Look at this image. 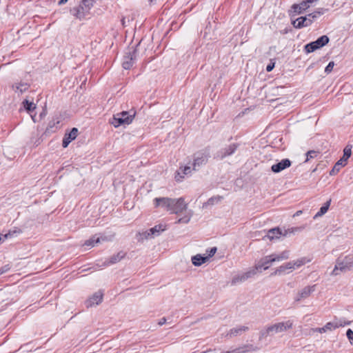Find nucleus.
Returning <instances> with one entry per match:
<instances>
[{
  "mask_svg": "<svg viewBox=\"0 0 353 353\" xmlns=\"http://www.w3.org/2000/svg\"><path fill=\"white\" fill-rule=\"evenodd\" d=\"M243 277H244V276L243 274L234 276L232 278V281H231L232 285H236L239 283L245 282V279H243Z\"/></svg>",
  "mask_w": 353,
  "mask_h": 353,
  "instance_id": "38",
  "label": "nucleus"
},
{
  "mask_svg": "<svg viewBox=\"0 0 353 353\" xmlns=\"http://www.w3.org/2000/svg\"><path fill=\"white\" fill-rule=\"evenodd\" d=\"M334 66V61H330V62L327 64V65L325 67V72L326 74H329V73H330V72L332 71Z\"/></svg>",
  "mask_w": 353,
  "mask_h": 353,
  "instance_id": "41",
  "label": "nucleus"
},
{
  "mask_svg": "<svg viewBox=\"0 0 353 353\" xmlns=\"http://www.w3.org/2000/svg\"><path fill=\"white\" fill-rule=\"evenodd\" d=\"M125 256V254L122 252L117 253L116 255H113L110 257L108 264H114L120 261Z\"/></svg>",
  "mask_w": 353,
  "mask_h": 353,
  "instance_id": "30",
  "label": "nucleus"
},
{
  "mask_svg": "<svg viewBox=\"0 0 353 353\" xmlns=\"http://www.w3.org/2000/svg\"><path fill=\"white\" fill-rule=\"evenodd\" d=\"M99 243H101V239H97V236H93L85 242L84 245L94 247L95 245Z\"/></svg>",
  "mask_w": 353,
  "mask_h": 353,
  "instance_id": "31",
  "label": "nucleus"
},
{
  "mask_svg": "<svg viewBox=\"0 0 353 353\" xmlns=\"http://www.w3.org/2000/svg\"><path fill=\"white\" fill-rule=\"evenodd\" d=\"M192 211H189L187 212V214L185 215L183 217H181L180 219H179L176 221V223H189V221H190L191 219V217H192Z\"/></svg>",
  "mask_w": 353,
  "mask_h": 353,
  "instance_id": "35",
  "label": "nucleus"
},
{
  "mask_svg": "<svg viewBox=\"0 0 353 353\" xmlns=\"http://www.w3.org/2000/svg\"><path fill=\"white\" fill-rule=\"evenodd\" d=\"M318 331L320 332V333H323V332H325L327 330L325 329V327H321V328H319Z\"/></svg>",
  "mask_w": 353,
  "mask_h": 353,
  "instance_id": "49",
  "label": "nucleus"
},
{
  "mask_svg": "<svg viewBox=\"0 0 353 353\" xmlns=\"http://www.w3.org/2000/svg\"><path fill=\"white\" fill-rule=\"evenodd\" d=\"M293 327V321L288 320L268 325L260 332L259 339L266 338L268 336H273L276 334L285 332Z\"/></svg>",
  "mask_w": 353,
  "mask_h": 353,
  "instance_id": "1",
  "label": "nucleus"
},
{
  "mask_svg": "<svg viewBox=\"0 0 353 353\" xmlns=\"http://www.w3.org/2000/svg\"><path fill=\"white\" fill-rule=\"evenodd\" d=\"M222 199L223 197L221 196H212L208 200V201L205 203V205H212L215 203H219Z\"/></svg>",
  "mask_w": 353,
  "mask_h": 353,
  "instance_id": "36",
  "label": "nucleus"
},
{
  "mask_svg": "<svg viewBox=\"0 0 353 353\" xmlns=\"http://www.w3.org/2000/svg\"><path fill=\"white\" fill-rule=\"evenodd\" d=\"M307 16V17H309V19H312V22L314 21L315 19H316L318 17L317 14L315 13L314 12L313 13L309 14Z\"/></svg>",
  "mask_w": 353,
  "mask_h": 353,
  "instance_id": "46",
  "label": "nucleus"
},
{
  "mask_svg": "<svg viewBox=\"0 0 353 353\" xmlns=\"http://www.w3.org/2000/svg\"><path fill=\"white\" fill-rule=\"evenodd\" d=\"M94 2V0H81L77 6L72 7L70 12L72 16L81 20L90 13Z\"/></svg>",
  "mask_w": 353,
  "mask_h": 353,
  "instance_id": "2",
  "label": "nucleus"
},
{
  "mask_svg": "<svg viewBox=\"0 0 353 353\" xmlns=\"http://www.w3.org/2000/svg\"><path fill=\"white\" fill-rule=\"evenodd\" d=\"M121 22H122V25H123V26H126V23H125V18L122 19Z\"/></svg>",
  "mask_w": 353,
  "mask_h": 353,
  "instance_id": "51",
  "label": "nucleus"
},
{
  "mask_svg": "<svg viewBox=\"0 0 353 353\" xmlns=\"http://www.w3.org/2000/svg\"><path fill=\"white\" fill-rule=\"evenodd\" d=\"M274 68V63H270L267 65L266 67V70L268 72H270L273 70V68Z\"/></svg>",
  "mask_w": 353,
  "mask_h": 353,
  "instance_id": "47",
  "label": "nucleus"
},
{
  "mask_svg": "<svg viewBox=\"0 0 353 353\" xmlns=\"http://www.w3.org/2000/svg\"><path fill=\"white\" fill-rule=\"evenodd\" d=\"M330 39L326 35H323L316 41L310 42L305 46V50L307 53L312 52L328 43Z\"/></svg>",
  "mask_w": 353,
  "mask_h": 353,
  "instance_id": "6",
  "label": "nucleus"
},
{
  "mask_svg": "<svg viewBox=\"0 0 353 353\" xmlns=\"http://www.w3.org/2000/svg\"><path fill=\"white\" fill-rule=\"evenodd\" d=\"M351 154L352 146L348 145L343 150V156L341 159L347 163V161L350 157Z\"/></svg>",
  "mask_w": 353,
  "mask_h": 353,
  "instance_id": "32",
  "label": "nucleus"
},
{
  "mask_svg": "<svg viewBox=\"0 0 353 353\" xmlns=\"http://www.w3.org/2000/svg\"><path fill=\"white\" fill-rule=\"evenodd\" d=\"M312 23V19H309L307 16L299 17L292 22V25L296 28L307 27L310 26Z\"/></svg>",
  "mask_w": 353,
  "mask_h": 353,
  "instance_id": "13",
  "label": "nucleus"
},
{
  "mask_svg": "<svg viewBox=\"0 0 353 353\" xmlns=\"http://www.w3.org/2000/svg\"><path fill=\"white\" fill-rule=\"evenodd\" d=\"M97 239H101V243L104 241H110L112 240L113 236H97Z\"/></svg>",
  "mask_w": 353,
  "mask_h": 353,
  "instance_id": "42",
  "label": "nucleus"
},
{
  "mask_svg": "<svg viewBox=\"0 0 353 353\" xmlns=\"http://www.w3.org/2000/svg\"><path fill=\"white\" fill-rule=\"evenodd\" d=\"M150 4H154L156 0H149Z\"/></svg>",
  "mask_w": 353,
  "mask_h": 353,
  "instance_id": "52",
  "label": "nucleus"
},
{
  "mask_svg": "<svg viewBox=\"0 0 353 353\" xmlns=\"http://www.w3.org/2000/svg\"><path fill=\"white\" fill-rule=\"evenodd\" d=\"M352 269H353V257L347 256L343 259H338L336 261L331 275L336 276L339 274V272H345Z\"/></svg>",
  "mask_w": 353,
  "mask_h": 353,
  "instance_id": "4",
  "label": "nucleus"
},
{
  "mask_svg": "<svg viewBox=\"0 0 353 353\" xmlns=\"http://www.w3.org/2000/svg\"><path fill=\"white\" fill-rule=\"evenodd\" d=\"M78 134V130L76 128H73L68 134H65L63 139L62 145L63 148H67L69 143L76 139Z\"/></svg>",
  "mask_w": 353,
  "mask_h": 353,
  "instance_id": "16",
  "label": "nucleus"
},
{
  "mask_svg": "<svg viewBox=\"0 0 353 353\" xmlns=\"http://www.w3.org/2000/svg\"><path fill=\"white\" fill-rule=\"evenodd\" d=\"M149 239H152L149 230L139 232L137 234V239L139 241H143L144 240Z\"/></svg>",
  "mask_w": 353,
  "mask_h": 353,
  "instance_id": "33",
  "label": "nucleus"
},
{
  "mask_svg": "<svg viewBox=\"0 0 353 353\" xmlns=\"http://www.w3.org/2000/svg\"><path fill=\"white\" fill-rule=\"evenodd\" d=\"M331 200L327 201L319 210V211L314 215V219L324 215L328 210L330 205Z\"/></svg>",
  "mask_w": 353,
  "mask_h": 353,
  "instance_id": "29",
  "label": "nucleus"
},
{
  "mask_svg": "<svg viewBox=\"0 0 353 353\" xmlns=\"http://www.w3.org/2000/svg\"><path fill=\"white\" fill-rule=\"evenodd\" d=\"M173 203L171 205L170 212L172 214H179L186 211L188 204L185 202L183 198L173 199Z\"/></svg>",
  "mask_w": 353,
  "mask_h": 353,
  "instance_id": "7",
  "label": "nucleus"
},
{
  "mask_svg": "<svg viewBox=\"0 0 353 353\" xmlns=\"http://www.w3.org/2000/svg\"><path fill=\"white\" fill-rule=\"evenodd\" d=\"M287 270H293L291 261L286 263L284 265H281L279 267L274 273L272 274V275H281V274L284 273Z\"/></svg>",
  "mask_w": 353,
  "mask_h": 353,
  "instance_id": "24",
  "label": "nucleus"
},
{
  "mask_svg": "<svg viewBox=\"0 0 353 353\" xmlns=\"http://www.w3.org/2000/svg\"><path fill=\"white\" fill-rule=\"evenodd\" d=\"M208 252V254L206 256H209V259L214 255V254L216 252V248L214 247L210 248L209 251H207Z\"/></svg>",
  "mask_w": 353,
  "mask_h": 353,
  "instance_id": "43",
  "label": "nucleus"
},
{
  "mask_svg": "<svg viewBox=\"0 0 353 353\" xmlns=\"http://www.w3.org/2000/svg\"><path fill=\"white\" fill-rule=\"evenodd\" d=\"M165 322H166V319L163 317V318L160 319V321H159L158 324L159 325H164L165 323Z\"/></svg>",
  "mask_w": 353,
  "mask_h": 353,
  "instance_id": "48",
  "label": "nucleus"
},
{
  "mask_svg": "<svg viewBox=\"0 0 353 353\" xmlns=\"http://www.w3.org/2000/svg\"><path fill=\"white\" fill-rule=\"evenodd\" d=\"M191 165H185L184 167H181L175 176V179L176 181H181L184 178L186 175H190L192 173V170H193Z\"/></svg>",
  "mask_w": 353,
  "mask_h": 353,
  "instance_id": "17",
  "label": "nucleus"
},
{
  "mask_svg": "<svg viewBox=\"0 0 353 353\" xmlns=\"http://www.w3.org/2000/svg\"><path fill=\"white\" fill-rule=\"evenodd\" d=\"M173 199L168 197H159L154 199V205L155 208L161 207L170 211L171 205L173 203Z\"/></svg>",
  "mask_w": 353,
  "mask_h": 353,
  "instance_id": "9",
  "label": "nucleus"
},
{
  "mask_svg": "<svg viewBox=\"0 0 353 353\" xmlns=\"http://www.w3.org/2000/svg\"><path fill=\"white\" fill-rule=\"evenodd\" d=\"M319 0H306L302 1L299 4H294L292 6V9L294 12L296 14H301L305 10H306L310 7V3H312L314 2H316Z\"/></svg>",
  "mask_w": 353,
  "mask_h": 353,
  "instance_id": "12",
  "label": "nucleus"
},
{
  "mask_svg": "<svg viewBox=\"0 0 353 353\" xmlns=\"http://www.w3.org/2000/svg\"><path fill=\"white\" fill-rule=\"evenodd\" d=\"M134 114H130L128 112L123 111L114 115L111 123L116 128L121 125H129L134 119Z\"/></svg>",
  "mask_w": 353,
  "mask_h": 353,
  "instance_id": "5",
  "label": "nucleus"
},
{
  "mask_svg": "<svg viewBox=\"0 0 353 353\" xmlns=\"http://www.w3.org/2000/svg\"><path fill=\"white\" fill-rule=\"evenodd\" d=\"M248 330L247 326H239L238 327H234L230 330V332L228 335L230 336H234L241 334L242 332H245Z\"/></svg>",
  "mask_w": 353,
  "mask_h": 353,
  "instance_id": "27",
  "label": "nucleus"
},
{
  "mask_svg": "<svg viewBox=\"0 0 353 353\" xmlns=\"http://www.w3.org/2000/svg\"><path fill=\"white\" fill-rule=\"evenodd\" d=\"M270 259H272V257L271 255L266 256L264 258L261 259L256 265V269L259 272H261L262 268L265 270L269 268V266L271 263H274V261H270Z\"/></svg>",
  "mask_w": 353,
  "mask_h": 353,
  "instance_id": "14",
  "label": "nucleus"
},
{
  "mask_svg": "<svg viewBox=\"0 0 353 353\" xmlns=\"http://www.w3.org/2000/svg\"><path fill=\"white\" fill-rule=\"evenodd\" d=\"M17 234V231L13 232H9L8 233L6 234L3 236H0V243L3 242L5 239H8V237L14 236V234Z\"/></svg>",
  "mask_w": 353,
  "mask_h": 353,
  "instance_id": "40",
  "label": "nucleus"
},
{
  "mask_svg": "<svg viewBox=\"0 0 353 353\" xmlns=\"http://www.w3.org/2000/svg\"><path fill=\"white\" fill-rule=\"evenodd\" d=\"M315 290V285L307 286L299 291L294 298L295 301H300L310 296V294Z\"/></svg>",
  "mask_w": 353,
  "mask_h": 353,
  "instance_id": "10",
  "label": "nucleus"
},
{
  "mask_svg": "<svg viewBox=\"0 0 353 353\" xmlns=\"http://www.w3.org/2000/svg\"><path fill=\"white\" fill-rule=\"evenodd\" d=\"M165 230V226L161 224L157 225L149 230L152 239L158 236Z\"/></svg>",
  "mask_w": 353,
  "mask_h": 353,
  "instance_id": "22",
  "label": "nucleus"
},
{
  "mask_svg": "<svg viewBox=\"0 0 353 353\" xmlns=\"http://www.w3.org/2000/svg\"><path fill=\"white\" fill-rule=\"evenodd\" d=\"M291 165V161L288 159H282L280 162L274 164L271 170L274 173H279Z\"/></svg>",
  "mask_w": 353,
  "mask_h": 353,
  "instance_id": "11",
  "label": "nucleus"
},
{
  "mask_svg": "<svg viewBox=\"0 0 353 353\" xmlns=\"http://www.w3.org/2000/svg\"><path fill=\"white\" fill-rule=\"evenodd\" d=\"M23 104L24 108L28 112H30L36 108V105L34 103L29 101L28 100H25L23 102Z\"/></svg>",
  "mask_w": 353,
  "mask_h": 353,
  "instance_id": "37",
  "label": "nucleus"
},
{
  "mask_svg": "<svg viewBox=\"0 0 353 353\" xmlns=\"http://www.w3.org/2000/svg\"><path fill=\"white\" fill-rule=\"evenodd\" d=\"M319 152L315 150H310L306 153V159L305 162L309 161L310 159L317 157Z\"/></svg>",
  "mask_w": 353,
  "mask_h": 353,
  "instance_id": "39",
  "label": "nucleus"
},
{
  "mask_svg": "<svg viewBox=\"0 0 353 353\" xmlns=\"http://www.w3.org/2000/svg\"><path fill=\"white\" fill-rule=\"evenodd\" d=\"M209 259V256H203L200 254L192 256L191 261L194 266H200L206 263Z\"/></svg>",
  "mask_w": 353,
  "mask_h": 353,
  "instance_id": "20",
  "label": "nucleus"
},
{
  "mask_svg": "<svg viewBox=\"0 0 353 353\" xmlns=\"http://www.w3.org/2000/svg\"><path fill=\"white\" fill-rule=\"evenodd\" d=\"M271 256L272 259H270V261H274V262H280L283 260H286L290 257V251L285 250L280 254H272Z\"/></svg>",
  "mask_w": 353,
  "mask_h": 353,
  "instance_id": "21",
  "label": "nucleus"
},
{
  "mask_svg": "<svg viewBox=\"0 0 353 353\" xmlns=\"http://www.w3.org/2000/svg\"><path fill=\"white\" fill-rule=\"evenodd\" d=\"M30 88V84L27 82L19 81L16 82L12 85V89L14 91L20 94L27 91Z\"/></svg>",
  "mask_w": 353,
  "mask_h": 353,
  "instance_id": "18",
  "label": "nucleus"
},
{
  "mask_svg": "<svg viewBox=\"0 0 353 353\" xmlns=\"http://www.w3.org/2000/svg\"><path fill=\"white\" fill-rule=\"evenodd\" d=\"M281 234V232L279 228H273L268 231V234L265 236L270 240L278 239Z\"/></svg>",
  "mask_w": 353,
  "mask_h": 353,
  "instance_id": "26",
  "label": "nucleus"
},
{
  "mask_svg": "<svg viewBox=\"0 0 353 353\" xmlns=\"http://www.w3.org/2000/svg\"><path fill=\"white\" fill-rule=\"evenodd\" d=\"M292 230H293V231H300V230H301V228H294V229H292Z\"/></svg>",
  "mask_w": 353,
  "mask_h": 353,
  "instance_id": "53",
  "label": "nucleus"
},
{
  "mask_svg": "<svg viewBox=\"0 0 353 353\" xmlns=\"http://www.w3.org/2000/svg\"><path fill=\"white\" fill-rule=\"evenodd\" d=\"M310 261V259H307L305 257H303V258H301V259H296V260L291 261V263H292V266L293 270H295V269L300 268L301 266L305 265V263H308Z\"/></svg>",
  "mask_w": 353,
  "mask_h": 353,
  "instance_id": "25",
  "label": "nucleus"
},
{
  "mask_svg": "<svg viewBox=\"0 0 353 353\" xmlns=\"http://www.w3.org/2000/svg\"><path fill=\"white\" fill-rule=\"evenodd\" d=\"M208 161V156L203 152H197L194 154L192 163L193 170H198L200 167L205 165Z\"/></svg>",
  "mask_w": 353,
  "mask_h": 353,
  "instance_id": "8",
  "label": "nucleus"
},
{
  "mask_svg": "<svg viewBox=\"0 0 353 353\" xmlns=\"http://www.w3.org/2000/svg\"><path fill=\"white\" fill-rule=\"evenodd\" d=\"M141 46V43L139 42L135 48L131 47L128 49V51L125 52V55L123 56L122 65L123 68L125 70H128L131 68L137 61L138 57H139V48Z\"/></svg>",
  "mask_w": 353,
  "mask_h": 353,
  "instance_id": "3",
  "label": "nucleus"
},
{
  "mask_svg": "<svg viewBox=\"0 0 353 353\" xmlns=\"http://www.w3.org/2000/svg\"><path fill=\"white\" fill-rule=\"evenodd\" d=\"M9 269H10V268L8 267V265H5V266L1 268H0V275L6 272Z\"/></svg>",
  "mask_w": 353,
  "mask_h": 353,
  "instance_id": "45",
  "label": "nucleus"
},
{
  "mask_svg": "<svg viewBox=\"0 0 353 353\" xmlns=\"http://www.w3.org/2000/svg\"><path fill=\"white\" fill-rule=\"evenodd\" d=\"M68 0H59V5H62V4H64Z\"/></svg>",
  "mask_w": 353,
  "mask_h": 353,
  "instance_id": "50",
  "label": "nucleus"
},
{
  "mask_svg": "<svg viewBox=\"0 0 353 353\" xmlns=\"http://www.w3.org/2000/svg\"><path fill=\"white\" fill-rule=\"evenodd\" d=\"M350 323V322L346 323V322L343 321V320L340 319V320H336L332 322H328L325 324V327L326 330L327 331V330H334L336 328L344 326L345 325H349Z\"/></svg>",
  "mask_w": 353,
  "mask_h": 353,
  "instance_id": "19",
  "label": "nucleus"
},
{
  "mask_svg": "<svg viewBox=\"0 0 353 353\" xmlns=\"http://www.w3.org/2000/svg\"><path fill=\"white\" fill-rule=\"evenodd\" d=\"M346 165V163L343 161L341 159H339L334 165V168L332 169V170L330 172V175H335L336 173H338L340 170V169L345 166Z\"/></svg>",
  "mask_w": 353,
  "mask_h": 353,
  "instance_id": "28",
  "label": "nucleus"
},
{
  "mask_svg": "<svg viewBox=\"0 0 353 353\" xmlns=\"http://www.w3.org/2000/svg\"><path fill=\"white\" fill-rule=\"evenodd\" d=\"M257 272H259L258 269H256V267L254 266V268L250 269L246 272L243 273L244 277L243 279L248 280L249 278H251L252 276H254Z\"/></svg>",
  "mask_w": 353,
  "mask_h": 353,
  "instance_id": "34",
  "label": "nucleus"
},
{
  "mask_svg": "<svg viewBox=\"0 0 353 353\" xmlns=\"http://www.w3.org/2000/svg\"><path fill=\"white\" fill-rule=\"evenodd\" d=\"M103 300V294L101 292L94 293L87 301L88 307L99 305Z\"/></svg>",
  "mask_w": 353,
  "mask_h": 353,
  "instance_id": "15",
  "label": "nucleus"
},
{
  "mask_svg": "<svg viewBox=\"0 0 353 353\" xmlns=\"http://www.w3.org/2000/svg\"><path fill=\"white\" fill-rule=\"evenodd\" d=\"M327 11V9L324 8H319L317 10H316L314 12L317 14V17L323 14Z\"/></svg>",
  "mask_w": 353,
  "mask_h": 353,
  "instance_id": "44",
  "label": "nucleus"
},
{
  "mask_svg": "<svg viewBox=\"0 0 353 353\" xmlns=\"http://www.w3.org/2000/svg\"><path fill=\"white\" fill-rule=\"evenodd\" d=\"M301 211H298V212H296V215H300V214H301Z\"/></svg>",
  "mask_w": 353,
  "mask_h": 353,
  "instance_id": "54",
  "label": "nucleus"
},
{
  "mask_svg": "<svg viewBox=\"0 0 353 353\" xmlns=\"http://www.w3.org/2000/svg\"><path fill=\"white\" fill-rule=\"evenodd\" d=\"M236 150V145L235 144L230 145L228 147L223 149L220 152L221 159H223L228 156L232 154Z\"/></svg>",
  "mask_w": 353,
  "mask_h": 353,
  "instance_id": "23",
  "label": "nucleus"
}]
</instances>
